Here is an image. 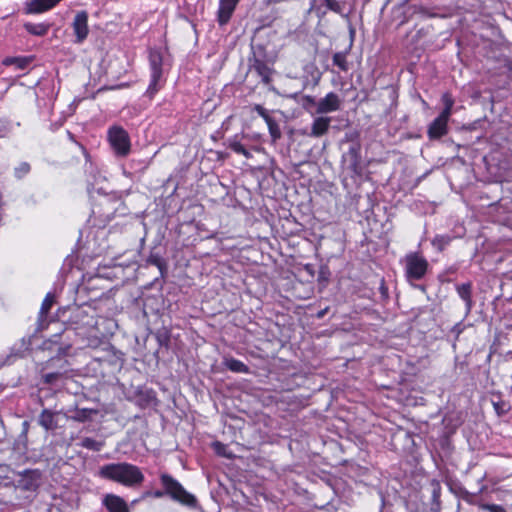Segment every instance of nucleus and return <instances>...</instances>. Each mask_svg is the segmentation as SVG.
Instances as JSON below:
<instances>
[{
  "mask_svg": "<svg viewBox=\"0 0 512 512\" xmlns=\"http://www.w3.org/2000/svg\"><path fill=\"white\" fill-rule=\"evenodd\" d=\"M97 324L93 310L77 306L71 310L67 330H73L77 336L86 342L87 347L95 349L105 344Z\"/></svg>",
  "mask_w": 512,
  "mask_h": 512,
  "instance_id": "1",
  "label": "nucleus"
},
{
  "mask_svg": "<svg viewBox=\"0 0 512 512\" xmlns=\"http://www.w3.org/2000/svg\"><path fill=\"white\" fill-rule=\"evenodd\" d=\"M98 476L126 487H133L144 481V475L140 468L127 462L103 465L98 471Z\"/></svg>",
  "mask_w": 512,
  "mask_h": 512,
  "instance_id": "2",
  "label": "nucleus"
},
{
  "mask_svg": "<svg viewBox=\"0 0 512 512\" xmlns=\"http://www.w3.org/2000/svg\"><path fill=\"white\" fill-rule=\"evenodd\" d=\"M161 484L165 491L156 490L153 495L155 498H161L164 494L169 495L173 500L189 507H195L197 500L194 495L187 492L183 486L171 475L163 473L160 476Z\"/></svg>",
  "mask_w": 512,
  "mask_h": 512,
  "instance_id": "3",
  "label": "nucleus"
},
{
  "mask_svg": "<svg viewBox=\"0 0 512 512\" xmlns=\"http://www.w3.org/2000/svg\"><path fill=\"white\" fill-rule=\"evenodd\" d=\"M108 140L114 152L121 157L130 152V138L128 133L119 126H113L108 130Z\"/></svg>",
  "mask_w": 512,
  "mask_h": 512,
  "instance_id": "4",
  "label": "nucleus"
},
{
  "mask_svg": "<svg viewBox=\"0 0 512 512\" xmlns=\"http://www.w3.org/2000/svg\"><path fill=\"white\" fill-rule=\"evenodd\" d=\"M343 168L348 171L352 177H360L363 174L361 162V146L358 143L351 145L347 152L342 155Z\"/></svg>",
  "mask_w": 512,
  "mask_h": 512,
  "instance_id": "5",
  "label": "nucleus"
},
{
  "mask_svg": "<svg viewBox=\"0 0 512 512\" xmlns=\"http://www.w3.org/2000/svg\"><path fill=\"white\" fill-rule=\"evenodd\" d=\"M42 473L38 469H26L17 473L15 488L25 492H36L41 485Z\"/></svg>",
  "mask_w": 512,
  "mask_h": 512,
  "instance_id": "6",
  "label": "nucleus"
},
{
  "mask_svg": "<svg viewBox=\"0 0 512 512\" xmlns=\"http://www.w3.org/2000/svg\"><path fill=\"white\" fill-rule=\"evenodd\" d=\"M428 269V261L418 253H410L405 257V271L409 280H421Z\"/></svg>",
  "mask_w": 512,
  "mask_h": 512,
  "instance_id": "7",
  "label": "nucleus"
},
{
  "mask_svg": "<svg viewBox=\"0 0 512 512\" xmlns=\"http://www.w3.org/2000/svg\"><path fill=\"white\" fill-rule=\"evenodd\" d=\"M72 28L75 35L74 43L82 44L89 35L88 13L85 10L78 11L73 19Z\"/></svg>",
  "mask_w": 512,
  "mask_h": 512,
  "instance_id": "8",
  "label": "nucleus"
},
{
  "mask_svg": "<svg viewBox=\"0 0 512 512\" xmlns=\"http://www.w3.org/2000/svg\"><path fill=\"white\" fill-rule=\"evenodd\" d=\"M341 104L342 100L339 95L334 92H329L316 103V113L323 115L336 112L341 108Z\"/></svg>",
  "mask_w": 512,
  "mask_h": 512,
  "instance_id": "9",
  "label": "nucleus"
},
{
  "mask_svg": "<svg viewBox=\"0 0 512 512\" xmlns=\"http://www.w3.org/2000/svg\"><path fill=\"white\" fill-rule=\"evenodd\" d=\"M239 1L240 0H219L217 22L220 26L228 24Z\"/></svg>",
  "mask_w": 512,
  "mask_h": 512,
  "instance_id": "10",
  "label": "nucleus"
},
{
  "mask_svg": "<svg viewBox=\"0 0 512 512\" xmlns=\"http://www.w3.org/2000/svg\"><path fill=\"white\" fill-rule=\"evenodd\" d=\"M102 503L108 512H130L128 504L125 502V500L115 494L105 495Z\"/></svg>",
  "mask_w": 512,
  "mask_h": 512,
  "instance_id": "11",
  "label": "nucleus"
},
{
  "mask_svg": "<svg viewBox=\"0 0 512 512\" xmlns=\"http://www.w3.org/2000/svg\"><path fill=\"white\" fill-rule=\"evenodd\" d=\"M60 412L50 409H43L38 416V424L46 431H53L58 427L57 416Z\"/></svg>",
  "mask_w": 512,
  "mask_h": 512,
  "instance_id": "12",
  "label": "nucleus"
},
{
  "mask_svg": "<svg viewBox=\"0 0 512 512\" xmlns=\"http://www.w3.org/2000/svg\"><path fill=\"white\" fill-rule=\"evenodd\" d=\"M330 124H331L330 117L322 116V115L318 116L313 120V122L311 124V130L307 135L309 137L319 138L328 132V130L330 128Z\"/></svg>",
  "mask_w": 512,
  "mask_h": 512,
  "instance_id": "13",
  "label": "nucleus"
},
{
  "mask_svg": "<svg viewBox=\"0 0 512 512\" xmlns=\"http://www.w3.org/2000/svg\"><path fill=\"white\" fill-rule=\"evenodd\" d=\"M448 119L438 116L428 127V137L439 139L448 132Z\"/></svg>",
  "mask_w": 512,
  "mask_h": 512,
  "instance_id": "14",
  "label": "nucleus"
},
{
  "mask_svg": "<svg viewBox=\"0 0 512 512\" xmlns=\"http://www.w3.org/2000/svg\"><path fill=\"white\" fill-rule=\"evenodd\" d=\"M53 302H54V296L51 293H48L41 304L39 317H38V321H37V325H38L37 331L40 332L47 327L48 324H47L46 318H47V314H48L49 310L51 309V307L53 305Z\"/></svg>",
  "mask_w": 512,
  "mask_h": 512,
  "instance_id": "15",
  "label": "nucleus"
},
{
  "mask_svg": "<svg viewBox=\"0 0 512 512\" xmlns=\"http://www.w3.org/2000/svg\"><path fill=\"white\" fill-rule=\"evenodd\" d=\"M223 364L228 370L235 373L247 374L250 372L249 367L245 363L233 357H225Z\"/></svg>",
  "mask_w": 512,
  "mask_h": 512,
  "instance_id": "16",
  "label": "nucleus"
},
{
  "mask_svg": "<svg viewBox=\"0 0 512 512\" xmlns=\"http://www.w3.org/2000/svg\"><path fill=\"white\" fill-rule=\"evenodd\" d=\"M163 58L158 50H151L149 53V65L151 74L162 75Z\"/></svg>",
  "mask_w": 512,
  "mask_h": 512,
  "instance_id": "17",
  "label": "nucleus"
},
{
  "mask_svg": "<svg viewBox=\"0 0 512 512\" xmlns=\"http://www.w3.org/2000/svg\"><path fill=\"white\" fill-rule=\"evenodd\" d=\"M33 57L31 56H20V57H7L3 60L5 66H16L19 70L26 69L32 62Z\"/></svg>",
  "mask_w": 512,
  "mask_h": 512,
  "instance_id": "18",
  "label": "nucleus"
},
{
  "mask_svg": "<svg viewBox=\"0 0 512 512\" xmlns=\"http://www.w3.org/2000/svg\"><path fill=\"white\" fill-rule=\"evenodd\" d=\"M253 69L265 84L270 82L272 70L264 61L256 59L253 64Z\"/></svg>",
  "mask_w": 512,
  "mask_h": 512,
  "instance_id": "19",
  "label": "nucleus"
},
{
  "mask_svg": "<svg viewBox=\"0 0 512 512\" xmlns=\"http://www.w3.org/2000/svg\"><path fill=\"white\" fill-rule=\"evenodd\" d=\"M25 30L35 36H44L50 29L49 23H30L27 22L24 24Z\"/></svg>",
  "mask_w": 512,
  "mask_h": 512,
  "instance_id": "20",
  "label": "nucleus"
},
{
  "mask_svg": "<svg viewBox=\"0 0 512 512\" xmlns=\"http://www.w3.org/2000/svg\"><path fill=\"white\" fill-rule=\"evenodd\" d=\"M472 285L471 283H463L457 286V293L459 297L465 302L467 311H470L472 307L471 299Z\"/></svg>",
  "mask_w": 512,
  "mask_h": 512,
  "instance_id": "21",
  "label": "nucleus"
},
{
  "mask_svg": "<svg viewBox=\"0 0 512 512\" xmlns=\"http://www.w3.org/2000/svg\"><path fill=\"white\" fill-rule=\"evenodd\" d=\"M163 85L162 75L159 74H151L150 83L146 90V95L149 98H153L154 95L161 89Z\"/></svg>",
  "mask_w": 512,
  "mask_h": 512,
  "instance_id": "22",
  "label": "nucleus"
},
{
  "mask_svg": "<svg viewBox=\"0 0 512 512\" xmlns=\"http://www.w3.org/2000/svg\"><path fill=\"white\" fill-rule=\"evenodd\" d=\"M441 100L444 105V108L441 111V113L439 114V116L449 120V118L451 117L452 112H453L454 100H453L451 94H449V93H444L442 95Z\"/></svg>",
  "mask_w": 512,
  "mask_h": 512,
  "instance_id": "23",
  "label": "nucleus"
},
{
  "mask_svg": "<svg viewBox=\"0 0 512 512\" xmlns=\"http://www.w3.org/2000/svg\"><path fill=\"white\" fill-rule=\"evenodd\" d=\"M79 446L86 448L88 450L99 452L104 447V442L97 441L91 437H84L79 443Z\"/></svg>",
  "mask_w": 512,
  "mask_h": 512,
  "instance_id": "24",
  "label": "nucleus"
},
{
  "mask_svg": "<svg viewBox=\"0 0 512 512\" xmlns=\"http://www.w3.org/2000/svg\"><path fill=\"white\" fill-rule=\"evenodd\" d=\"M272 142L275 143L282 136L280 127L274 118L266 122Z\"/></svg>",
  "mask_w": 512,
  "mask_h": 512,
  "instance_id": "25",
  "label": "nucleus"
},
{
  "mask_svg": "<svg viewBox=\"0 0 512 512\" xmlns=\"http://www.w3.org/2000/svg\"><path fill=\"white\" fill-rule=\"evenodd\" d=\"M66 376V372H51L43 375V381L46 384L58 385V382L62 381Z\"/></svg>",
  "mask_w": 512,
  "mask_h": 512,
  "instance_id": "26",
  "label": "nucleus"
},
{
  "mask_svg": "<svg viewBox=\"0 0 512 512\" xmlns=\"http://www.w3.org/2000/svg\"><path fill=\"white\" fill-rule=\"evenodd\" d=\"M333 64L337 66L341 71L346 72L349 69V65L346 59V54L343 52H337L333 55Z\"/></svg>",
  "mask_w": 512,
  "mask_h": 512,
  "instance_id": "27",
  "label": "nucleus"
},
{
  "mask_svg": "<svg viewBox=\"0 0 512 512\" xmlns=\"http://www.w3.org/2000/svg\"><path fill=\"white\" fill-rule=\"evenodd\" d=\"M228 147L236 154H240L244 152L246 148L239 137V135H234L228 140Z\"/></svg>",
  "mask_w": 512,
  "mask_h": 512,
  "instance_id": "28",
  "label": "nucleus"
},
{
  "mask_svg": "<svg viewBox=\"0 0 512 512\" xmlns=\"http://www.w3.org/2000/svg\"><path fill=\"white\" fill-rule=\"evenodd\" d=\"M91 414L92 410L90 409H78L69 418L78 422H85L90 418Z\"/></svg>",
  "mask_w": 512,
  "mask_h": 512,
  "instance_id": "29",
  "label": "nucleus"
},
{
  "mask_svg": "<svg viewBox=\"0 0 512 512\" xmlns=\"http://www.w3.org/2000/svg\"><path fill=\"white\" fill-rule=\"evenodd\" d=\"M325 6L328 10L333 11L335 13H342V0H323Z\"/></svg>",
  "mask_w": 512,
  "mask_h": 512,
  "instance_id": "30",
  "label": "nucleus"
},
{
  "mask_svg": "<svg viewBox=\"0 0 512 512\" xmlns=\"http://www.w3.org/2000/svg\"><path fill=\"white\" fill-rule=\"evenodd\" d=\"M30 171V165L26 162L21 163L15 168V176L22 178Z\"/></svg>",
  "mask_w": 512,
  "mask_h": 512,
  "instance_id": "31",
  "label": "nucleus"
},
{
  "mask_svg": "<svg viewBox=\"0 0 512 512\" xmlns=\"http://www.w3.org/2000/svg\"><path fill=\"white\" fill-rule=\"evenodd\" d=\"M310 10L314 11L319 17L326 14V10L323 9L322 5H318L316 0H311Z\"/></svg>",
  "mask_w": 512,
  "mask_h": 512,
  "instance_id": "32",
  "label": "nucleus"
},
{
  "mask_svg": "<svg viewBox=\"0 0 512 512\" xmlns=\"http://www.w3.org/2000/svg\"><path fill=\"white\" fill-rule=\"evenodd\" d=\"M213 447H214V450L215 452L220 455V456H224V457H228L230 458L231 456L229 454L226 453V446L224 444H222L221 442H215L213 444Z\"/></svg>",
  "mask_w": 512,
  "mask_h": 512,
  "instance_id": "33",
  "label": "nucleus"
},
{
  "mask_svg": "<svg viewBox=\"0 0 512 512\" xmlns=\"http://www.w3.org/2000/svg\"><path fill=\"white\" fill-rule=\"evenodd\" d=\"M254 110L257 114L264 119L265 122L269 121L272 117L269 115L268 111L261 105H256Z\"/></svg>",
  "mask_w": 512,
  "mask_h": 512,
  "instance_id": "34",
  "label": "nucleus"
},
{
  "mask_svg": "<svg viewBox=\"0 0 512 512\" xmlns=\"http://www.w3.org/2000/svg\"><path fill=\"white\" fill-rule=\"evenodd\" d=\"M482 508L489 512H506L503 506L497 504H485L482 506Z\"/></svg>",
  "mask_w": 512,
  "mask_h": 512,
  "instance_id": "35",
  "label": "nucleus"
},
{
  "mask_svg": "<svg viewBox=\"0 0 512 512\" xmlns=\"http://www.w3.org/2000/svg\"><path fill=\"white\" fill-rule=\"evenodd\" d=\"M494 408L498 415L504 414L506 412L505 409H502L499 403H494Z\"/></svg>",
  "mask_w": 512,
  "mask_h": 512,
  "instance_id": "36",
  "label": "nucleus"
},
{
  "mask_svg": "<svg viewBox=\"0 0 512 512\" xmlns=\"http://www.w3.org/2000/svg\"><path fill=\"white\" fill-rule=\"evenodd\" d=\"M438 242H439V244H440V245H445V244L447 243V242H445V241H444V238H443V237H439V236H437V237L434 239L433 244L435 245V244H436V243H438ZM440 249H442V246H440Z\"/></svg>",
  "mask_w": 512,
  "mask_h": 512,
  "instance_id": "37",
  "label": "nucleus"
},
{
  "mask_svg": "<svg viewBox=\"0 0 512 512\" xmlns=\"http://www.w3.org/2000/svg\"><path fill=\"white\" fill-rule=\"evenodd\" d=\"M241 155H243L246 159L252 158V154L247 148L244 149V152L241 153Z\"/></svg>",
  "mask_w": 512,
  "mask_h": 512,
  "instance_id": "38",
  "label": "nucleus"
},
{
  "mask_svg": "<svg viewBox=\"0 0 512 512\" xmlns=\"http://www.w3.org/2000/svg\"><path fill=\"white\" fill-rule=\"evenodd\" d=\"M105 216H106L107 218H109V217H110V213H109V212H106V213H105Z\"/></svg>",
  "mask_w": 512,
  "mask_h": 512,
  "instance_id": "39",
  "label": "nucleus"
},
{
  "mask_svg": "<svg viewBox=\"0 0 512 512\" xmlns=\"http://www.w3.org/2000/svg\"><path fill=\"white\" fill-rule=\"evenodd\" d=\"M381 289H382V292H383V293H384V292H385V290H386V288H385L383 285L381 286Z\"/></svg>",
  "mask_w": 512,
  "mask_h": 512,
  "instance_id": "40",
  "label": "nucleus"
}]
</instances>
